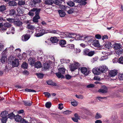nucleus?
Wrapping results in <instances>:
<instances>
[{"mask_svg": "<svg viewBox=\"0 0 123 123\" xmlns=\"http://www.w3.org/2000/svg\"><path fill=\"white\" fill-rule=\"evenodd\" d=\"M11 24L8 22H6L3 25L2 23H0V31L2 32L5 31L7 28L11 26Z\"/></svg>", "mask_w": 123, "mask_h": 123, "instance_id": "nucleus-1", "label": "nucleus"}, {"mask_svg": "<svg viewBox=\"0 0 123 123\" xmlns=\"http://www.w3.org/2000/svg\"><path fill=\"white\" fill-rule=\"evenodd\" d=\"M41 10L40 8H33L29 11L28 14L30 16H32L34 15V12H35V14H38L40 13Z\"/></svg>", "mask_w": 123, "mask_h": 123, "instance_id": "nucleus-2", "label": "nucleus"}, {"mask_svg": "<svg viewBox=\"0 0 123 123\" xmlns=\"http://www.w3.org/2000/svg\"><path fill=\"white\" fill-rule=\"evenodd\" d=\"M45 33V31L44 29H40L36 31L35 35L36 37H39L42 36Z\"/></svg>", "mask_w": 123, "mask_h": 123, "instance_id": "nucleus-3", "label": "nucleus"}, {"mask_svg": "<svg viewBox=\"0 0 123 123\" xmlns=\"http://www.w3.org/2000/svg\"><path fill=\"white\" fill-rule=\"evenodd\" d=\"M79 70L81 71V73L86 75H87L89 74V71L87 68L85 67H80L79 68Z\"/></svg>", "mask_w": 123, "mask_h": 123, "instance_id": "nucleus-4", "label": "nucleus"}, {"mask_svg": "<svg viewBox=\"0 0 123 123\" xmlns=\"http://www.w3.org/2000/svg\"><path fill=\"white\" fill-rule=\"evenodd\" d=\"M73 34L70 33L68 32L62 33L61 35L63 36L62 37V38H65L69 37L70 38H73Z\"/></svg>", "mask_w": 123, "mask_h": 123, "instance_id": "nucleus-5", "label": "nucleus"}, {"mask_svg": "<svg viewBox=\"0 0 123 123\" xmlns=\"http://www.w3.org/2000/svg\"><path fill=\"white\" fill-rule=\"evenodd\" d=\"M100 93H105L107 92V88L105 86H102L101 89H99L98 91Z\"/></svg>", "mask_w": 123, "mask_h": 123, "instance_id": "nucleus-6", "label": "nucleus"}, {"mask_svg": "<svg viewBox=\"0 0 123 123\" xmlns=\"http://www.w3.org/2000/svg\"><path fill=\"white\" fill-rule=\"evenodd\" d=\"M83 38V40L84 41L87 43L91 42L92 40V37L91 36H84Z\"/></svg>", "mask_w": 123, "mask_h": 123, "instance_id": "nucleus-7", "label": "nucleus"}, {"mask_svg": "<svg viewBox=\"0 0 123 123\" xmlns=\"http://www.w3.org/2000/svg\"><path fill=\"white\" fill-rule=\"evenodd\" d=\"M84 36H81L80 34L77 35L76 34H73V38H75V39L78 40H82L83 39Z\"/></svg>", "mask_w": 123, "mask_h": 123, "instance_id": "nucleus-8", "label": "nucleus"}, {"mask_svg": "<svg viewBox=\"0 0 123 123\" xmlns=\"http://www.w3.org/2000/svg\"><path fill=\"white\" fill-rule=\"evenodd\" d=\"M92 71L94 74L97 75H99L101 73L99 68L93 69L92 70Z\"/></svg>", "mask_w": 123, "mask_h": 123, "instance_id": "nucleus-9", "label": "nucleus"}, {"mask_svg": "<svg viewBox=\"0 0 123 123\" xmlns=\"http://www.w3.org/2000/svg\"><path fill=\"white\" fill-rule=\"evenodd\" d=\"M19 63L18 59H15L14 61H12V64L14 67H17L18 66Z\"/></svg>", "mask_w": 123, "mask_h": 123, "instance_id": "nucleus-10", "label": "nucleus"}, {"mask_svg": "<svg viewBox=\"0 0 123 123\" xmlns=\"http://www.w3.org/2000/svg\"><path fill=\"white\" fill-rule=\"evenodd\" d=\"M117 71L115 70H113L110 71L109 72V74L110 76L113 77L116 76L117 73Z\"/></svg>", "mask_w": 123, "mask_h": 123, "instance_id": "nucleus-11", "label": "nucleus"}, {"mask_svg": "<svg viewBox=\"0 0 123 123\" xmlns=\"http://www.w3.org/2000/svg\"><path fill=\"white\" fill-rule=\"evenodd\" d=\"M99 68L100 69L101 73H103L106 72L108 69V68L105 65L102 66L100 67Z\"/></svg>", "mask_w": 123, "mask_h": 123, "instance_id": "nucleus-12", "label": "nucleus"}, {"mask_svg": "<svg viewBox=\"0 0 123 123\" xmlns=\"http://www.w3.org/2000/svg\"><path fill=\"white\" fill-rule=\"evenodd\" d=\"M30 37L28 34L23 35L22 37V39L24 42L27 41L30 38Z\"/></svg>", "mask_w": 123, "mask_h": 123, "instance_id": "nucleus-13", "label": "nucleus"}, {"mask_svg": "<svg viewBox=\"0 0 123 123\" xmlns=\"http://www.w3.org/2000/svg\"><path fill=\"white\" fill-rule=\"evenodd\" d=\"M39 13L36 14L33 18V21L34 22H38V19L40 18V17L39 16Z\"/></svg>", "mask_w": 123, "mask_h": 123, "instance_id": "nucleus-14", "label": "nucleus"}, {"mask_svg": "<svg viewBox=\"0 0 123 123\" xmlns=\"http://www.w3.org/2000/svg\"><path fill=\"white\" fill-rule=\"evenodd\" d=\"M46 83L48 84L49 85L54 86H58L56 83L53 82L50 80H48L46 81Z\"/></svg>", "mask_w": 123, "mask_h": 123, "instance_id": "nucleus-15", "label": "nucleus"}, {"mask_svg": "<svg viewBox=\"0 0 123 123\" xmlns=\"http://www.w3.org/2000/svg\"><path fill=\"white\" fill-rule=\"evenodd\" d=\"M50 41L52 43H57L59 41V39L56 37H54L50 38Z\"/></svg>", "mask_w": 123, "mask_h": 123, "instance_id": "nucleus-16", "label": "nucleus"}, {"mask_svg": "<svg viewBox=\"0 0 123 123\" xmlns=\"http://www.w3.org/2000/svg\"><path fill=\"white\" fill-rule=\"evenodd\" d=\"M15 32V28L13 27H11L9 29V31L6 32L7 34H8L10 33L14 34Z\"/></svg>", "mask_w": 123, "mask_h": 123, "instance_id": "nucleus-17", "label": "nucleus"}, {"mask_svg": "<svg viewBox=\"0 0 123 123\" xmlns=\"http://www.w3.org/2000/svg\"><path fill=\"white\" fill-rule=\"evenodd\" d=\"M66 43V41L64 39H62L60 41V45L62 47H64L65 46L64 45Z\"/></svg>", "mask_w": 123, "mask_h": 123, "instance_id": "nucleus-18", "label": "nucleus"}, {"mask_svg": "<svg viewBox=\"0 0 123 123\" xmlns=\"http://www.w3.org/2000/svg\"><path fill=\"white\" fill-rule=\"evenodd\" d=\"M8 4L9 6H14L17 5V4L14 0L10 1L9 2Z\"/></svg>", "mask_w": 123, "mask_h": 123, "instance_id": "nucleus-19", "label": "nucleus"}, {"mask_svg": "<svg viewBox=\"0 0 123 123\" xmlns=\"http://www.w3.org/2000/svg\"><path fill=\"white\" fill-rule=\"evenodd\" d=\"M14 24L16 26H20L22 25L23 23L20 21H15L14 22Z\"/></svg>", "mask_w": 123, "mask_h": 123, "instance_id": "nucleus-20", "label": "nucleus"}, {"mask_svg": "<svg viewBox=\"0 0 123 123\" xmlns=\"http://www.w3.org/2000/svg\"><path fill=\"white\" fill-rule=\"evenodd\" d=\"M8 112L6 111H4L1 112V116L2 117H7L8 115Z\"/></svg>", "mask_w": 123, "mask_h": 123, "instance_id": "nucleus-21", "label": "nucleus"}, {"mask_svg": "<svg viewBox=\"0 0 123 123\" xmlns=\"http://www.w3.org/2000/svg\"><path fill=\"white\" fill-rule=\"evenodd\" d=\"M35 67L37 68H41L42 67L41 63L39 61L37 62L35 64Z\"/></svg>", "mask_w": 123, "mask_h": 123, "instance_id": "nucleus-22", "label": "nucleus"}, {"mask_svg": "<svg viewBox=\"0 0 123 123\" xmlns=\"http://www.w3.org/2000/svg\"><path fill=\"white\" fill-rule=\"evenodd\" d=\"M15 120L17 122H20L22 120V117L21 116L17 115L15 116Z\"/></svg>", "mask_w": 123, "mask_h": 123, "instance_id": "nucleus-23", "label": "nucleus"}, {"mask_svg": "<svg viewBox=\"0 0 123 123\" xmlns=\"http://www.w3.org/2000/svg\"><path fill=\"white\" fill-rule=\"evenodd\" d=\"M24 105L26 106H30L31 105L32 103L31 101H26L24 100L23 101Z\"/></svg>", "mask_w": 123, "mask_h": 123, "instance_id": "nucleus-24", "label": "nucleus"}, {"mask_svg": "<svg viewBox=\"0 0 123 123\" xmlns=\"http://www.w3.org/2000/svg\"><path fill=\"white\" fill-rule=\"evenodd\" d=\"M111 42H108L105 45V47L107 49H109L111 48Z\"/></svg>", "mask_w": 123, "mask_h": 123, "instance_id": "nucleus-25", "label": "nucleus"}, {"mask_svg": "<svg viewBox=\"0 0 123 123\" xmlns=\"http://www.w3.org/2000/svg\"><path fill=\"white\" fill-rule=\"evenodd\" d=\"M121 45L120 43H115L114 46V48L115 49H120Z\"/></svg>", "mask_w": 123, "mask_h": 123, "instance_id": "nucleus-26", "label": "nucleus"}, {"mask_svg": "<svg viewBox=\"0 0 123 123\" xmlns=\"http://www.w3.org/2000/svg\"><path fill=\"white\" fill-rule=\"evenodd\" d=\"M123 52V49L122 48L117 50L116 53L117 55H120L122 54Z\"/></svg>", "mask_w": 123, "mask_h": 123, "instance_id": "nucleus-27", "label": "nucleus"}, {"mask_svg": "<svg viewBox=\"0 0 123 123\" xmlns=\"http://www.w3.org/2000/svg\"><path fill=\"white\" fill-rule=\"evenodd\" d=\"M7 58L6 56H2L0 60L1 62L3 63L5 62L7 60Z\"/></svg>", "mask_w": 123, "mask_h": 123, "instance_id": "nucleus-28", "label": "nucleus"}, {"mask_svg": "<svg viewBox=\"0 0 123 123\" xmlns=\"http://www.w3.org/2000/svg\"><path fill=\"white\" fill-rule=\"evenodd\" d=\"M28 62L29 64L32 65L34 64V61L32 57H30L28 60Z\"/></svg>", "mask_w": 123, "mask_h": 123, "instance_id": "nucleus-29", "label": "nucleus"}, {"mask_svg": "<svg viewBox=\"0 0 123 123\" xmlns=\"http://www.w3.org/2000/svg\"><path fill=\"white\" fill-rule=\"evenodd\" d=\"M18 5L20 6L23 5L25 4V1L24 0H18Z\"/></svg>", "mask_w": 123, "mask_h": 123, "instance_id": "nucleus-30", "label": "nucleus"}, {"mask_svg": "<svg viewBox=\"0 0 123 123\" xmlns=\"http://www.w3.org/2000/svg\"><path fill=\"white\" fill-rule=\"evenodd\" d=\"M27 28L29 29L32 30H33L36 28V27L34 26H33L30 24L28 25H27Z\"/></svg>", "mask_w": 123, "mask_h": 123, "instance_id": "nucleus-31", "label": "nucleus"}, {"mask_svg": "<svg viewBox=\"0 0 123 123\" xmlns=\"http://www.w3.org/2000/svg\"><path fill=\"white\" fill-rule=\"evenodd\" d=\"M59 14L60 16L61 17H64L65 15V12L63 11L59 10L58 11Z\"/></svg>", "mask_w": 123, "mask_h": 123, "instance_id": "nucleus-32", "label": "nucleus"}, {"mask_svg": "<svg viewBox=\"0 0 123 123\" xmlns=\"http://www.w3.org/2000/svg\"><path fill=\"white\" fill-rule=\"evenodd\" d=\"M61 73H60L59 72H58V73H56V74L58 78H64V76L62 75V74Z\"/></svg>", "mask_w": 123, "mask_h": 123, "instance_id": "nucleus-33", "label": "nucleus"}, {"mask_svg": "<svg viewBox=\"0 0 123 123\" xmlns=\"http://www.w3.org/2000/svg\"><path fill=\"white\" fill-rule=\"evenodd\" d=\"M28 64L26 62L23 63L21 65V67L24 69L27 68L28 67Z\"/></svg>", "mask_w": 123, "mask_h": 123, "instance_id": "nucleus-34", "label": "nucleus"}, {"mask_svg": "<svg viewBox=\"0 0 123 123\" xmlns=\"http://www.w3.org/2000/svg\"><path fill=\"white\" fill-rule=\"evenodd\" d=\"M21 50L20 49L18 48L16 49L14 51V53H15L17 55H18L21 52Z\"/></svg>", "mask_w": 123, "mask_h": 123, "instance_id": "nucleus-35", "label": "nucleus"}, {"mask_svg": "<svg viewBox=\"0 0 123 123\" xmlns=\"http://www.w3.org/2000/svg\"><path fill=\"white\" fill-rule=\"evenodd\" d=\"M92 45L95 47H98L100 46V44L99 43L98 41H94Z\"/></svg>", "mask_w": 123, "mask_h": 123, "instance_id": "nucleus-36", "label": "nucleus"}, {"mask_svg": "<svg viewBox=\"0 0 123 123\" xmlns=\"http://www.w3.org/2000/svg\"><path fill=\"white\" fill-rule=\"evenodd\" d=\"M63 1V0H55V3L57 5H60Z\"/></svg>", "mask_w": 123, "mask_h": 123, "instance_id": "nucleus-37", "label": "nucleus"}, {"mask_svg": "<svg viewBox=\"0 0 123 123\" xmlns=\"http://www.w3.org/2000/svg\"><path fill=\"white\" fill-rule=\"evenodd\" d=\"M6 9V6H5L2 5L0 6V11L3 12Z\"/></svg>", "mask_w": 123, "mask_h": 123, "instance_id": "nucleus-38", "label": "nucleus"}, {"mask_svg": "<svg viewBox=\"0 0 123 123\" xmlns=\"http://www.w3.org/2000/svg\"><path fill=\"white\" fill-rule=\"evenodd\" d=\"M53 0H45V3L48 5H52L53 4Z\"/></svg>", "mask_w": 123, "mask_h": 123, "instance_id": "nucleus-39", "label": "nucleus"}, {"mask_svg": "<svg viewBox=\"0 0 123 123\" xmlns=\"http://www.w3.org/2000/svg\"><path fill=\"white\" fill-rule=\"evenodd\" d=\"M8 118H10L11 119H12L14 118L15 119V116L13 113L8 114Z\"/></svg>", "mask_w": 123, "mask_h": 123, "instance_id": "nucleus-40", "label": "nucleus"}, {"mask_svg": "<svg viewBox=\"0 0 123 123\" xmlns=\"http://www.w3.org/2000/svg\"><path fill=\"white\" fill-rule=\"evenodd\" d=\"M68 5L70 7L74 6V3L72 1H69L67 3Z\"/></svg>", "mask_w": 123, "mask_h": 123, "instance_id": "nucleus-41", "label": "nucleus"}, {"mask_svg": "<svg viewBox=\"0 0 123 123\" xmlns=\"http://www.w3.org/2000/svg\"><path fill=\"white\" fill-rule=\"evenodd\" d=\"M102 116L101 115L98 113H97L95 116V118L96 119H98L101 118Z\"/></svg>", "mask_w": 123, "mask_h": 123, "instance_id": "nucleus-42", "label": "nucleus"}, {"mask_svg": "<svg viewBox=\"0 0 123 123\" xmlns=\"http://www.w3.org/2000/svg\"><path fill=\"white\" fill-rule=\"evenodd\" d=\"M59 72L61 74H64L65 73V69L64 68H61L58 69Z\"/></svg>", "mask_w": 123, "mask_h": 123, "instance_id": "nucleus-43", "label": "nucleus"}, {"mask_svg": "<svg viewBox=\"0 0 123 123\" xmlns=\"http://www.w3.org/2000/svg\"><path fill=\"white\" fill-rule=\"evenodd\" d=\"M89 50V49H84L83 50V54L85 55H87Z\"/></svg>", "mask_w": 123, "mask_h": 123, "instance_id": "nucleus-44", "label": "nucleus"}, {"mask_svg": "<svg viewBox=\"0 0 123 123\" xmlns=\"http://www.w3.org/2000/svg\"><path fill=\"white\" fill-rule=\"evenodd\" d=\"M51 103L50 102H47L45 104L46 107L48 108H49L51 106Z\"/></svg>", "mask_w": 123, "mask_h": 123, "instance_id": "nucleus-45", "label": "nucleus"}, {"mask_svg": "<svg viewBox=\"0 0 123 123\" xmlns=\"http://www.w3.org/2000/svg\"><path fill=\"white\" fill-rule=\"evenodd\" d=\"M36 75L38 78L40 79L42 78L44 76L43 74L40 73H36Z\"/></svg>", "mask_w": 123, "mask_h": 123, "instance_id": "nucleus-46", "label": "nucleus"}, {"mask_svg": "<svg viewBox=\"0 0 123 123\" xmlns=\"http://www.w3.org/2000/svg\"><path fill=\"white\" fill-rule=\"evenodd\" d=\"M25 91L27 92H36V91L34 90L30 89H29L28 88L25 89Z\"/></svg>", "mask_w": 123, "mask_h": 123, "instance_id": "nucleus-47", "label": "nucleus"}, {"mask_svg": "<svg viewBox=\"0 0 123 123\" xmlns=\"http://www.w3.org/2000/svg\"><path fill=\"white\" fill-rule=\"evenodd\" d=\"M17 11L18 13L20 14H23V11L22 9H21L20 7H18L17 9Z\"/></svg>", "mask_w": 123, "mask_h": 123, "instance_id": "nucleus-48", "label": "nucleus"}, {"mask_svg": "<svg viewBox=\"0 0 123 123\" xmlns=\"http://www.w3.org/2000/svg\"><path fill=\"white\" fill-rule=\"evenodd\" d=\"M7 117H2L1 119V121L3 123H6L7 121Z\"/></svg>", "mask_w": 123, "mask_h": 123, "instance_id": "nucleus-49", "label": "nucleus"}, {"mask_svg": "<svg viewBox=\"0 0 123 123\" xmlns=\"http://www.w3.org/2000/svg\"><path fill=\"white\" fill-rule=\"evenodd\" d=\"M50 32L54 34H60V32L58 30H52L50 31Z\"/></svg>", "mask_w": 123, "mask_h": 123, "instance_id": "nucleus-50", "label": "nucleus"}, {"mask_svg": "<svg viewBox=\"0 0 123 123\" xmlns=\"http://www.w3.org/2000/svg\"><path fill=\"white\" fill-rule=\"evenodd\" d=\"M15 13V11L14 9H12L10 11L9 14L10 15H13Z\"/></svg>", "mask_w": 123, "mask_h": 123, "instance_id": "nucleus-51", "label": "nucleus"}, {"mask_svg": "<svg viewBox=\"0 0 123 123\" xmlns=\"http://www.w3.org/2000/svg\"><path fill=\"white\" fill-rule=\"evenodd\" d=\"M118 62L122 64H123V56H121L119 58L118 60Z\"/></svg>", "mask_w": 123, "mask_h": 123, "instance_id": "nucleus-52", "label": "nucleus"}, {"mask_svg": "<svg viewBox=\"0 0 123 123\" xmlns=\"http://www.w3.org/2000/svg\"><path fill=\"white\" fill-rule=\"evenodd\" d=\"M108 58V56L107 55L103 56L100 59V61H103L107 59Z\"/></svg>", "mask_w": 123, "mask_h": 123, "instance_id": "nucleus-53", "label": "nucleus"}, {"mask_svg": "<svg viewBox=\"0 0 123 123\" xmlns=\"http://www.w3.org/2000/svg\"><path fill=\"white\" fill-rule=\"evenodd\" d=\"M77 69V67H76L74 65L70 67V70L71 71H73Z\"/></svg>", "mask_w": 123, "mask_h": 123, "instance_id": "nucleus-54", "label": "nucleus"}, {"mask_svg": "<svg viewBox=\"0 0 123 123\" xmlns=\"http://www.w3.org/2000/svg\"><path fill=\"white\" fill-rule=\"evenodd\" d=\"M87 55L89 56H92L94 54V51H89Z\"/></svg>", "mask_w": 123, "mask_h": 123, "instance_id": "nucleus-55", "label": "nucleus"}, {"mask_svg": "<svg viewBox=\"0 0 123 123\" xmlns=\"http://www.w3.org/2000/svg\"><path fill=\"white\" fill-rule=\"evenodd\" d=\"M72 112V111H71L67 110L63 112V114H69L71 113Z\"/></svg>", "mask_w": 123, "mask_h": 123, "instance_id": "nucleus-56", "label": "nucleus"}, {"mask_svg": "<svg viewBox=\"0 0 123 123\" xmlns=\"http://www.w3.org/2000/svg\"><path fill=\"white\" fill-rule=\"evenodd\" d=\"M4 44L1 42H0V51H1L4 49Z\"/></svg>", "mask_w": 123, "mask_h": 123, "instance_id": "nucleus-57", "label": "nucleus"}, {"mask_svg": "<svg viewBox=\"0 0 123 123\" xmlns=\"http://www.w3.org/2000/svg\"><path fill=\"white\" fill-rule=\"evenodd\" d=\"M43 94L45 95L46 96H47L48 98H49L50 97L51 95L49 92H44Z\"/></svg>", "mask_w": 123, "mask_h": 123, "instance_id": "nucleus-58", "label": "nucleus"}, {"mask_svg": "<svg viewBox=\"0 0 123 123\" xmlns=\"http://www.w3.org/2000/svg\"><path fill=\"white\" fill-rule=\"evenodd\" d=\"M118 78L120 80H123V74H120L118 75Z\"/></svg>", "mask_w": 123, "mask_h": 123, "instance_id": "nucleus-59", "label": "nucleus"}, {"mask_svg": "<svg viewBox=\"0 0 123 123\" xmlns=\"http://www.w3.org/2000/svg\"><path fill=\"white\" fill-rule=\"evenodd\" d=\"M49 65L48 64L45 63L44 65V68L45 69H48L49 68Z\"/></svg>", "mask_w": 123, "mask_h": 123, "instance_id": "nucleus-60", "label": "nucleus"}, {"mask_svg": "<svg viewBox=\"0 0 123 123\" xmlns=\"http://www.w3.org/2000/svg\"><path fill=\"white\" fill-rule=\"evenodd\" d=\"M95 86V85L94 84H90L86 86V87L88 88H92Z\"/></svg>", "mask_w": 123, "mask_h": 123, "instance_id": "nucleus-61", "label": "nucleus"}, {"mask_svg": "<svg viewBox=\"0 0 123 123\" xmlns=\"http://www.w3.org/2000/svg\"><path fill=\"white\" fill-rule=\"evenodd\" d=\"M7 53V48H6L2 53V54L3 55H5ZM5 56V55H4Z\"/></svg>", "mask_w": 123, "mask_h": 123, "instance_id": "nucleus-62", "label": "nucleus"}, {"mask_svg": "<svg viewBox=\"0 0 123 123\" xmlns=\"http://www.w3.org/2000/svg\"><path fill=\"white\" fill-rule=\"evenodd\" d=\"M69 14H71L74 12V10L73 9H70L68 11H66Z\"/></svg>", "mask_w": 123, "mask_h": 123, "instance_id": "nucleus-63", "label": "nucleus"}, {"mask_svg": "<svg viewBox=\"0 0 123 123\" xmlns=\"http://www.w3.org/2000/svg\"><path fill=\"white\" fill-rule=\"evenodd\" d=\"M75 96L77 98L79 99H83V96L81 95H76Z\"/></svg>", "mask_w": 123, "mask_h": 123, "instance_id": "nucleus-64", "label": "nucleus"}]
</instances>
